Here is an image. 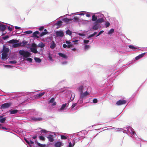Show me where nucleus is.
Here are the masks:
<instances>
[{
  "label": "nucleus",
  "instance_id": "obj_1",
  "mask_svg": "<svg viewBox=\"0 0 147 147\" xmlns=\"http://www.w3.org/2000/svg\"><path fill=\"white\" fill-rule=\"evenodd\" d=\"M20 55L22 56L24 58L29 57L31 55V53L28 51H25L23 50H20L19 51Z\"/></svg>",
  "mask_w": 147,
  "mask_h": 147
},
{
  "label": "nucleus",
  "instance_id": "obj_2",
  "mask_svg": "<svg viewBox=\"0 0 147 147\" xmlns=\"http://www.w3.org/2000/svg\"><path fill=\"white\" fill-rule=\"evenodd\" d=\"M12 105L11 102L5 103L1 105V108L5 109L8 108L10 107Z\"/></svg>",
  "mask_w": 147,
  "mask_h": 147
},
{
  "label": "nucleus",
  "instance_id": "obj_3",
  "mask_svg": "<svg viewBox=\"0 0 147 147\" xmlns=\"http://www.w3.org/2000/svg\"><path fill=\"white\" fill-rule=\"evenodd\" d=\"M56 36L58 37H63L64 36V33L62 31H58L56 32Z\"/></svg>",
  "mask_w": 147,
  "mask_h": 147
},
{
  "label": "nucleus",
  "instance_id": "obj_4",
  "mask_svg": "<svg viewBox=\"0 0 147 147\" xmlns=\"http://www.w3.org/2000/svg\"><path fill=\"white\" fill-rule=\"evenodd\" d=\"M126 102V101L125 100H120L118 101L117 102L116 104L117 105H120L125 104Z\"/></svg>",
  "mask_w": 147,
  "mask_h": 147
},
{
  "label": "nucleus",
  "instance_id": "obj_5",
  "mask_svg": "<svg viewBox=\"0 0 147 147\" xmlns=\"http://www.w3.org/2000/svg\"><path fill=\"white\" fill-rule=\"evenodd\" d=\"M80 94V98H83L88 95H89V94L87 91H86L84 93L81 92Z\"/></svg>",
  "mask_w": 147,
  "mask_h": 147
},
{
  "label": "nucleus",
  "instance_id": "obj_6",
  "mask_svg": "<svg viewBox=\"0 0 147 147\" xmlns=\"http://www.w3.org/2000/svg\"><path fill=\"white\" fill-rule=\"evenodd\" d=\"M1 59H7L8 58V55L7 53H3L1 54Z\"/></svg>",
  "mask_w": 147,
  "mask_h": 147
},
{
  "label": "nucleus",
  "instance_id": "obj_7",
  "mask_svg": "<svg viewBox=\"0 0 147 147\" xmlns=\"http://www.w3.org/2000/svg\"><path fill=\"white\" fill-rule=\"evenodd\" d=\"M72 19H68L67 18H63L62 19V21L66 22V23H68L69 22L72 20Z\"/></svg>",
  "mask_w": 147,
  "mask_h": 147
},
{
  "label": "nucleus",
  "instance_id": "obj_8",
  "mask_svg": "<svg viewBox=\"0 0 147 147\" xmlns=\"http://www.w3.org/2000/svg\"><path fill=\"white\" fill-rule=\"evenodd\" d=\"M40 34V32L38 31H36L33 33V36L32 37H36L37 38H39V37L37 35V34Z\"/></svg>",
  "mask_w": 147,
  "mask_h": 147
},
{
  "label": "nucleus",
  "instance_id": "obj_9",
  "mask_svg": "<svg viewBox=\"0 0 147 147\" xmlns=\"http://www.w3.org/2000/svg\"><path fill=\"white\" fill-rule=\"evenodd\" d=\"M31 119L33 121H39L42 120V119L41 117L36 118L35 117H32L31 118Z\"/></svg>",
  "mask_w": 147,
  "mask_h": 147
},
{
  "label": "nucleus",
  "instance_id": "obj_10",
  "mask_svg": "<svg viewBox=\"0 0 147 147\" xmlns=\"http://www.w3.org/2000/svg\"><path fill=\"white\" fill-rule=\"evenodd\" d=\"M47 138L49 140V141L50 142H53L54 141V139L53 138V136L52 135H49Z\"/></svg>",
  "mask_w": 147,
  "mask_h": 147
},
{
  "label": "nucleus",
  "instance_id": "obj_11",
  "mask_svg": "<svg viewBox=\"0 0 147 147\" xmlns=\"http://www.w3.org/2000/svg\"><path fill=\"white\" fill-rule=\"evenodd\" d=\"M22 45L21 43H15L13 45L12 47L14 48H16V47H19L21 46Z\"/></svg>",
  "mask_w": 147,
  "mask_h": 147
},
{
  "label": "nucleus",
  "instance_id": "obj_12",
  "mask_svg": "<svg viewBox=\"0 0 147 147\" xmlns=\"http://www.w3.org/2000/svg\"><path fill=\"white\" fill-rule=\"evenodd\" d=\"M104 20L102 18H99L96 21L95 23H101L104 21Z\"/></svg>",
  "mask_w": 147,
  "mask_h": 147
},
{
  "label": "nucleus",
  "instance_id": "obj_13",
  "mask_svg": "<svg viewBox=\"0 0 147 147\" xmlns=\"http://www.w3.org/2000/svg\"><path fill=\"white\" fill-rule=\"evenodd\" d=\"M6 117H3V116H0V122L1 123H3L5 121Z\"/></svg>",
  "mask_w": 147,
  "mask_h": 147
},
{
  "label": "nucleus",
  "instance_id": "obj_14",
  "mask_svg": "<svg viewBox=\"0 0 147 147\" xmlns=\"http://www.w3.org/2000/svg\"><path fill=\"white\" fill-rule=\"evenodd\" d=\"M30 50L31 51L34 53H38L36 48H31Z\"/></svg>",
  "mask_w": 147,
  "mask_h": 147
},
{
  "label": "nucleus",
  "instance_id": "obj_15",
  "mask_svg": "<svg viewBox=\"0 0 147 147\" xmlns=\"http://www.w3.org/2000/svg\"><path fill=\"white\" fill-rule=\"evenodd\" d=\"M56 45L55 44L54 42L52 41L51 43V45L50 47L52 49H54Z\"/></svg>",
  "mask_w": 147,
  "mask_h": 147
},
{
  "label": "nucleus",
  "instance_id": "obj_16",
  "mask_svg": "<svg viewBox=\"0 0 147 147\" xmlns=\"http://www.w3.org/2000/svg\"><path fill=\"white\" fill-rule=\"evenodd\" d=\"M18 40H16L12 39L9 40L8 42L9 43H13L14 44L15 43H17L18 42Z\"/></svg>",
  "mask_w": 147,
  "mask_h": 147
},
{
  "label": "nucleus",
  "instance_id": "obj_17",
  "mask_svg": "<svg viewBox=\"0 0 147 147\" xmlns=\"http://www.w3.org/2000/svg\"><path fill=\"white\" fill-rule=\"evenodd\" d=\"M6 27L5 25H0V30L1 31H4Z\"/></svg>",
  "mask_w": 147,
  "mask_h": 147
},
{
  "label": "nucleus",
  "instance_id": "obj_18",
  "mask_svg": "<svg viewBox=\"0 0 147 147\" xmlns=\"http://www.w3.org/2000/svg\"><path fill=\"white\" fill-rule=\"evenodd\" d=\"M58 54L60 56L63 58L66 59L67 57V56L61 53H58Z\"/></svg>",
  "mask_w": 147,
  "mask_h": 147
},
{
  "label": "nucleus",
  "instance_id": "obj_19",
  "mask_svg": "<svg viewBox=\"0 0 147 147\" xmlns=\"http://www.w3.org/2000/svg\"><path fill=\"white\" fill-rule=\"evenodd\" d=\"M144 54L145 53H143L139 55L138 56H137L135 58L136 59V60H138L139 59H140L142 57H143L144 56Z\"/></svg>",
  "mask_w": 147,
  "mask_h": 147
},
{
  "label": "nucleus",
  "instance_id": "obj_20",
  "mask_svg": "<svg viewBox=\"0 0 147 147\" xmlns=\"http://www.w3.org/2000/svg\"><path fill=\"white\" fill-rule=\"evenodd\" d=\"M62 142H57L55 145V147H60L62 145Z\"/></svg>",
  "mask_w": 147,
  "mask_h": 147
},
{
  "label": "nucleus",
  "instance_id": "obj_21",
  "mask_svg": "<svg viewBox=\"0 0 147 147\" xmlns=\"http://www.w3.org/2000/svg\"><path fill=\"white\" fill-rule=\"evenodd\" d=\"M18 111V110L16 109L11 110L10 112L11 114H14L17 113Z\"/></svg>",
  "mask_w": 147,
  "mask_h": 147
},
{
  "label": "nucleus",
  "instance_id": "obj_22",
  "mask_svg": "<svg viewBox=\"0 0 147 147\" xmlns=\"http://www.w3.org/2000/svg\"><path fill=\"white\" fill-rule=\"evenodd\" d=\"M35 143H36L37 145L39 146H40L41 147H44L45 146V144H40V143L38 142L37 141L36 139L35 140Z\"/></svg>",
  "mask_w": 147,
  "mask_h": 147
},
{
  "label": "nucleus",
  "instance_id": "obj_23",
  "mask_svg": "<svg viewBox=\"0 0 147 147\" xmlns=\"http://www.w3.org/2000/svg\"><path fill=\"white\" fill-rule=\"evenodd\" d=\"M45 46V44L42 42L39 43L37 45L38 47L41 48H43Z\"/></svg>",
  "mask_w": 147,
  "mask_h": 147
},
{
  "label": "nucleus",
  "instance_id": "obj_24",
  "mask_svg": "<svg viewBox=\"0 0 147 147\" xmlns=\"http://www.w3.org/2000/svg\"><path fill=\"white\" fill-rule=\"evenodd\" d=\"M99 28V26L97 23L96 24L93 26V29L94 30H98Z\"/></svg>",
  "mask_w": 147,
  "mask_h": 147
},
{
  "label": "nucleus",
  "instance_id": "obj_25",
  "mask_svg": "<svg viewBox=\"0 0 147 147\" xmlns=\"http://www.w3.org/2000/svg\"><path fill=\"white\" fill-rule=\"evenodd\" d=\"M34 59L36 62L40 63L41 62V60L39 58L35 57L34 58Z\"/></svg>",
  "mask_w": 147,
  "mask_h": 147
},
{
  "label": "nucleus",
  "instance_id": "obj_26",
  "mask_svg": "<svg viewBox=\"0 0 147 147\" xmlns=\"http://www.w3.org/2000/svg\"><path fill=\"white\" fill-rule=\"evenodd\" d=\"M97 20L96 16L95 15H93L92 16V20L93 21H96Z\"/></svg>",
  "mask_w": 147,
  "mask_h": 147
},
{
  "label": "nucleus",
  "instance_id": "obj_27",
  "mask_svg": "<svg viewBox=\"0 0 147 147\" xmlns=\"http://www.w3.org/2000/svg\"><path fill=\"white\" fill-rule=\"evenodd\" d=\"M9 49L8 48H4V47L3 49V53H7L9 51Z\"/></svg>",
  "mask_w": 147,
  "mask_h": 147
},
{
  "label": "nucleus",
  "instance_id": "obj_28",
  "mask_svg": "<svg viewBox=\"0 0 147 147\" xmlns=\"http://www.w3.org/2000/svg\"><path fill=\"white\" fill-rule=\"evenodd\" d=\"M128 47L130 49L133 50H135L137 48V47H135L134 46L131 45H129Z\"/></svg>",
  "mask_w": 147,
  "mask_h": 147
},
{
  "label": "nucleus",
  "instance_id": "obj_29",
  "mask_svg": "<svg viewBox=\"0 0 147 147\" xmlns=\"http://www.w3.org/2000/svg\"><path fill=\"white\" fill-rule=\"evenodd\" d=\"M66 34L71 36L72 34V32L69 30H68L66 31Z\"/></svg>",
  "mask_w": 147,
  "mask_h": 147
},
{
  "label": "nucleus",
  "instance_id": "obj_30",
  "mask_svg": "<svg viewBox=\"0 0 147 147\" xmlns=\"http://www.w3.org/2000/svg\"><path fill=\"white\" fill-rule=\"evenodd\" d=\"M83 87L82 86H80L78 88V90L80 92V93L83 92Z\"/></svg>",
  "mask_w": 147,
  "mask_h": 147
},
{
  "label": "nucleus",
  "instance_id": "obj_31",
  "mask_svg": "<svg viewBox=\"0 0 147 147\" xmlns=\"http://www.w3.org/2000/svg\"><path fill=\"white\" fill-rule=\"evenodd\" d=\"M48 32H42L40 34V37L42 36H43L47 34Z\"/></svg>",
  "mask_w": 147,
  "mask_h": 147
},
{
  "label": "nucleus",
  "instance_id": "obj_32",
  "mask_svg": "<svg viewBox=\"0 0 147 147\" xmlns=\"http://www.w3.org/2000/svg\"><path fill=\"white\" fill-rule=\"evenodd\" d=\"M97 33V32H94L92 34L89 35L88 37V38H90L93 36H94Z\"/></svg>",
  "mask_w": 147,
  "mask_h": 147
},
{
  "label": "nucleus",
  "instance_id": "obj_33",
  "mask_svg": "<svg viewBox=\"0 0 147 147\" xmlns=\"http://www.w3.org/2000/svg\"><path fill=\"white\" fill-rule=\"evenodd\" d=\"M114 32V30L113 28H112L109 30V31L108 32V34H112Z\"/></svg>",
  "mask_w": 147,
  "mask_h": 147
},
{
  "label": "nucleus",
  "instance_id": "obj_34",
  "mask_svg": "<svg viewBox=\"0 0 147 147\" xmlns=\"http://www.w3.org/2000/svg\"><path fill=\"white\" fill-rule=\"evenodd\" d=\"M66 105L67 104L66 103L63 104L60 110H62L63 109L66 107Z\"/></svg>",
  "mask_w": 147,
  "mask_h": 147
},
{
  "label": "nucleus",
  "instance_id": "obj_35",
  "mask_svg": "<svg viewBox=\"0 0 147 147\" xmlns=\"http://www.w3.org/2000/svg\"><path fill=\"white\" fill-rule=\"evenodd\" d=\"M62 23V22L61 21H59L57 22V23H56V24L57 26H60L61 25Z\"/></svg>",
  "mask_w": 147,
  "mask_h": 147
},
{
  "label": "nucleus",
  "instance_id": "obj_36",
  "mask_svg": "<svg viewBox=\"0 0 147 147\" xmlns=\"http://www.w3.org/2000/svg\"><path fill=\"white\" fill-rule=\"evenodd\" d=\"M25 33L27 34H29L32 33V31L31 30H28L24 32Z\"/></svg>",
  "mask_w": 147,
  "mask_h": 147
},
{
  "label": "nucleus",
  "instance_id": "obj_37",
  "mask_svg": "<svg viewBox=\"0 0 147 147\" xmlns=\"http://www.w3.org/2000/svg\"><path fill=\"white\" fill-rule=\"evenodd\" d=\"M39 138L40 140L42 141H45V138L42 136H39Z\"/></svg>",
  "mask_w": 147,
  "mask_h": 147
},
{
  "label": "nucleus",
  "instance_id": "obj_38",
  "mask_svg": "<svg viewBox=\"0 0 147 147\" xmlns=\"http://www.w3.org/2000/svg\"><path fill=\"white\" fill-rule=\"evenodd\" d=\"M74 22L78 21L79 20V18L77 17H74L73 19H72Z\"/></svg>",
  "mask_w": 147,
  "mask_h": 147
},
{
  "label": "nucleus",
  "instance_id": "obj_39",
  "mask_svg": "<svg viewBox=\"0 0 147 147\" xmlns=\"http://www.w3.org/2000/svg\"><path fill=\"white\" fill-rule=\"evenodd\" d=\"M45 94V92L40 93H39L38 94V96H39V97L41 96H43V95H44Z\"/></svg>",
  "mask_w": 147,
  "mask_h": 147
},
{
  "label": "nucleus",
  "instance_id": "obj_40",
  "mask_svg": "<svg viewBox=\"0 0 147 147\" xmlns=\"http://www.w3.org/2000/svg\"><path fill=\"white\" fill-rule=\"evenodd\" d=\"M55 101V99L54 98H52L49 101V103H53Z\"/></svg>",
  "mask_w": 147,
  "mask_h": 147
},
{
  "label": "nucleus",
  "instance_id": "obj_41",
  "mask_svg": "<svg viewBox=\"0 0 147 147\" xmlns=\"http://www.w3.org/2000/svg\"><path fill=\"white\" fill-rule=\"evenodd\" d=\"M110 24L109 22H107L105 23V25L106 27H107L110 25Z\"/></svg>",
  "mask_w": 147,
  "mask_h": 147
},
{
  "label": "nucleus",
  "instance_id": "obj_42",
  "mask_svg": "<svg viewBox=\"0 0 147 147\" xmlns=\"http://www.w3.org/2000/svg\"><path fill=\"white\" fill-rule=\"evenodd\" d=\"M61 139H66L67 138L65 136L63 135H61Z\"/></svg>",
  "mask_w": 147,
  "mask_h": 147
},
{
  "label": "nucleus",
  "instance_id": "obj_43",
  "mask_svg": "<svg viewBox=\"0 0 147 147\" xmlns=\"http://www.w3.org/2000/svg\"><path fill=\"white\" fill-rule=\"evenodd\" d=\"M9 62L11 64H15L17 63V61H10Z\"/></svg>",
  "mask_w": 147,
  "mask_h": 147
},
{
  "label": "nucleus",
  "instance_id": "obj_44",
  "mask_svg": "<svg viewBox=\"0 0 147 147\" xmlns=\"http://www.w3.org/2000/svg\"><path fill=\"white\" fill-rule=\"evenodd\" d=\"M48 57L49 58V60H51V61L52 60V58L51 57V55L50 54V53H49Z\"/></svg>",
  "mask_w": 147,
  "mask_h": 147
},
{
  "label": "nucleus",
  "instance_id": "obj_45",
  "mask_svg": "<svg viewBox=\"0 0 147 147\" xmlns=\"http://www.w3.org/2000/svg\"><path fill=\"white\" fill-rule=\"evenodd\" d=\"M90 47L89 45H86L84 47V49L85 50L88 49Z\"/></svg>",
  "mask_w": 147,
  "mask_h": 147
},
{
  "label": "nucleus",
  "instance_id": "obj_46",
  "mask_svg": "<svg viewBox=\"0 0 147 147\" xmlns=\"http://www.w3.org/2000/svg\"><path fill=\"white\" fill-rule=\"evenodd\" d=\"M26 60L29 61L30 62H32V59L30 58H27L26 59Z\"/></svg>",
  "mask_w": 147,
  "mask_h": 147
},
{
  "label": "nucleus",
  "instance_id": "obj_47",
  "mask_svg": "<svg viewBox=\"0 0 147 147\" xmlns=\"http://www.w3.org/2000/svg\"><path fill=\"white\" fill-rule=\"evenodd\" d=\"M93 103H96L98 102V100L97 99L94 98L93 100Z\"/></svg>",
  "mask_w": 147,
  "mask_h": 147
},
{
  "label": "nucleus",
  "instance_id": "obj_48",
  "mask_svg": "<svg viewBox=\"0 0 147 147\" xmlns=\"http://www.w3.org/2000/svg\"><path fill=\"white\" fill-rule=\"evenodd\" d=\"M104 32V31L103 30H101L100 31L99 33L96 36H98L100 35L102 33H103Z\"/></svg>",
  "mask_w": 147,
  "mask_h": 147
},
{
  "label": "nucleus",
  "instance_id": "obj_49",
  "mask_svg": "<svg viewBox=\"0 0 147 147\" xmlns=\"http://www.w3.org/2000/svg\"><path fill=\"white\" fill-rule=\"evenodd\" d=\"M40 131L41 133H46L47 132V131L46 130H45V129H42Z\"/></svg>",
  "mask_w": 147,
  "mask_h": 147
},
{
  "label": "nucleus",
  "instance_id": "obj_50",
  "mask_svg": "<svg viewBox=\"0 0 147 147\" xmlns=\"http://www.w3.org/2000/svg\"><path fill=\"white\" fill-rule=\"evenodd\" d=\"M32 48H35V47L36 48L37 47L36 45L34 43H32Z\"/></svg>",
  "mask_w": 147,
  "mask_h": 147
},
{
  "label": "nucleus",
  "instance_id": "obj_51",
  "mask_svg": "<svg viewBox=\"0 0 147 147\" xmlns=\"http://www.w3.org/2000/svg\"><path fill=\"white\" fill-rule=\"evenodd\" d=\"M8 38H9L8 36L6 35L5 36L3 37L2 38L3 40H5V39Z\"/></svg>",
  "mask_w": 147,
  "mask_h": 147
},
{
  "label": "nucleus",
  "instance_id": "obj_52",
  "mask_svg": "<svg viewBox=\"0 0 147 147\" xmlns=\"http://www.w3.org/2000/svg\"><path fill=\"white\" fill-rule=\"evenodd\" d=\"M89 42V40H84V43L85 44L88 43Z\"/></svg>",
  "mask_w": 147,
  "mask_h": 147
},
{
  "label": "nucleus",
  "instance_id": "obj_53",
  "mask_svg": "<svg viewBox=\"0 0 147 147\" xmlns=\"http://www.w3.org/2000/svg\"><path fill=\"white\" fill-rule=\"evenodd\" d=\"M22 43L23 44V45H25L27 44V42L26 41H24L22 42Z\"/></svg>",
  "mask_w": 147,
  "mask_h": 147
},
{
  "label": "nucleus",
  "instance_id": "obj_54",
  "mask_svg": "<svg viewBox=\"0 0 147 147\" xmlns=\"http://www.w3.org/2000/svg\"><path fill=\"white\" fill-rule=\"evenodd\" d=\"M34 142L32 141V140H30V141H29V142H28V144H34Z\"/></svg>",
  "mask_w": 147,
  "mask_h": 147
},
{
  "label": "nucleus",
  "instance_id": "obj_55",
  "mask_svg": "<svg viewBox=\"0 0 147 147\" xmlns=\"http://www.w3.org/2000/svg\"><path fill=\"white\" fill-rule=\"evenodd\" d=\"M43 29H44V27L42 26H41V27H40V28H39V30L40 31H42V30H43Z\"/></svg>",
  "mask_w": 147,
  "mask_h": 147
},
{
  "label": "nucleus",
  "instance_id": "obj_56",
  "mask_svg": "<svg viewBox=\"0 0 147 147\" xmlns=\"http://www.w3.org/2000/svg\"><path fill=\"white\" fill-rule=\"evenodd\" d=\"M72 47H73V45L72 44H69L67 45V47L68 48H70Z\"/></svg>",
  "mask_w": 147,
  "mask_h": 147
},
{
  "label": "nucleus",
  "instance_id": "obj_57",
  "mask_svg": "<svg viewBox=\"0 0 147 147\" xmlns=\"http://www.w3.org/2000/svg\"><path fill=\"white\" fill-rule=\"evenodd\" d=\"M5 66L9 68H11L13 66H12L10 65H5Z\"/></svg>",
  "mask_w": 147,
  "mask_h": 147
},
{
  "label": "nucleus",
  "instance_id": "obj_58",
  "mask_svg": "<svg viewBox=\"0 0 147 147\" xmlns=\"http://www.w3.org/2000/svg\"><path fill=\"white\" fill-rule=\"evenodd\" d=\"M72 146V144L71 142H70L69 143V145L68 146V147H71Z\"/></svg>",
  "mask_w": 147,
  "mask_h": 147
},
{
  "label": "nucleus",
  "instance_id": "obj_59",
  "mask_svg": "<svg viewBox=\"0 0 147 147\" xmlns=\"http://www.w3.org/2000/svg\"><path fill=\"white\" fill-rule=\"evenodd\" d=\"M76 103H74V104H73L72 105V108H73L74 107H75L76 106Z\"/></svg>",
  "mask_w": 147,
  "mask_h": 147
},
{
  "label": "nucleus",
  "instance_id": "obj_60",
  "mask_svg": "<svg viewBox=\"0 0 147 147\" xmlns=\"http://www.w3.org/2000/svg\"><path fill=\"white\" fill-rule=\"evenodd\" d=\"M63 47L64 48H66L67 47V45L66 44H63Z\"/></svg>",
  "mask_w": 147,
  "mask_h": 147
},
{
  "label": "nucleus",
  "instance_id": "obj_61",
  "mask_svg": "<svg viewBox=\"0 0 147 147\" xmlns=\"http://www.w3.org/2000/svg\"><path fill=\"white\" fill-rule=\"evenodd\" d=\"M8 30L10 31H12V28H10V26H9L8 27Z\"/></svg>",
  "mask_w": 147,
  "mask_h": 147
},
{
  "label": "nucleus",
  "instance_id": "obj_62",
  "mask_svg": "<svg viewBox=\"0 0 147 147\" xmlns=\"http://www.w3.org/2000/svg\"><path fill=\"white\" fill-rule=\"evenodd\" d=\"M36 138H37V135H35L32 137V138L34 139H36Z\"/></svg>",
  "mask_w": 147,
  "mask_h": 147
},
{
  "label": "nucleus",
  "instance_id": "obj_63",
  "mask_svg": "<svg viewBox=\"0 0 147 147\" xmlns=\"http://www.w3.org/2000/svg\"><path fill=\"white\" fill-rule=\"evenodd\" d=\"M79 35L80 36H84V34H81V33H79Z\"/></svg>",
  "mask_w": 147,
  "mask_h": 147
},
{
  "label": "nucleus",
  "instance_id": "obj_64",
  "mask_svg": "<svg viewBox=\"0 0 147 147\" xmlns=\"http://www.w3.org/2000/svg\"><path fill=\"white\" fill-rule=\"evenodd\" d=\"M15 29H19L20 28V27H18V26H15Z\"/></svg>",
  "mask_w": 147,
  "mask_h": 147
}]
</instances>
